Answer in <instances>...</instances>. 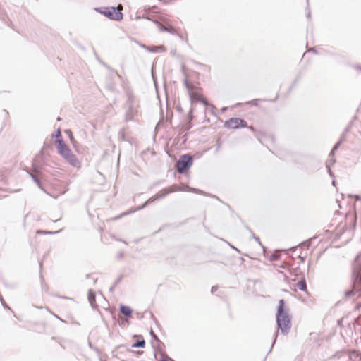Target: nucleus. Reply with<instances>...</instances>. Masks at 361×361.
Masks as SVG:
<instances>
[{"label":"nucleus","instance_id":"nucleus-1","mask_svg":"<svg viewBox=\"0 0 361 361\" xmlns=\"http://www.w3.org/2000/svg\"><path fill=\"white\" fill-rule=\"evenodd\" d=\"M276 322L278 331L281 330L283 335H287L290 332L291 329V317L289 314L288 310L286 307L285 301L283 299L279 302Z\"/></svg>","mask_w":361,"mask_h":361},{"label":"nucleus","instance_id":"nucleus-2","mask_svg":"<svg viewBox=\"0 0 361 361\" xmlns=\"http://www.w3.org/2000/svg\"><path fill=\"white\" fill-rule=\"evenodd\" d=\"M58 153L71 166L75 168L81 167V162L71 152L62 139L55 140Z\"/></svg>","mask_w":361,"mask_h":361},{"label":"nucleus","instance_id":"nucleus-3","mask_svg":"<svg viewBox=\"0 0 361 361\" xmlns=\"http://www.w3.org/2000/svg\"><path fill=\"white\" fill-rule=\"evenodd\" d=\"M95 11L110 20H120L123 18V13L121 12L122 6L117 7H99L95 8Z\"/></svg>","mask_w":361,"mask_h":361},{"label":"nucleus","instance_id":"nucleus-4","mask_svg":"<svg viewBox=\"0 0 361 361\" xmlns=\"http://www.w3.org/2000/svg\"><path fill=\"white\" fill-rule=\"evenodd\" d=\"M193 162L192 157L189 154L181 155L176 161V167L178 173H186L191 167Z\"/></svg>","mask_w":361,"mask_h":361},{"label":"nucleus","instance_id":"nucleus-5","mask_svg":"<svg viewBox=\"0 0 361 361\" xmlns=\"http://www.w3.org/2000/svg\"><path fill=\"white\" fill-rule=\"evenodd\" d=\"M137 105L135 104V97L133 95H128L127 101V110L125 114V121H133L134 118L137 115Z\"/></svg>","mask_w":361,"mask_h":361},{"label":"nucleus","instance_id":"nucleus-6","mask_svg":"<svg viewBox=\"0 0 361 361\" xmlns=\"http://www.w3.org/2000/svg\"><path fill=\"white\" fill-rule=\"evenodd\" d=\"M169 193H170V191H169L167 188H164V189L161 190V191H159L156 195L155 197H153L149 199L147 201H146L142 205L138 207L137 208H136L134 210L130 211L129 212H125V213L122 214L121 216H124V215H126L128 214H130V213L135 212L136 211H139L140 209H142L145 207H146L149 204L152 203L155 200H157V199H162V198L165 197Z\"/></svg>","mask_w":361,"mask_h":361},{"label":"nucleus","instance_id":"nucleus-7","mask_svg":"<svg viewBox=\"0 0 361 361\" xmlns=\"http://www.w3.org/2000/svg\"><path fill=\"white\" fill-rule=\"evenodd\" d=\"M224 127L226 128L238 129L240 128L247 127V122L240 118H231L224 123Z\"/></svg>","mask_w":361,"mask_h":361},{"label":"nucleus","instance_id":"nucleus-8","mask_svg":"<svg viewBox=\"0 0 361 361\" xmlns=\"http://www.w3.org/2000/svg\"><path fill=\"white\" fill-rule=\"evenodd\" d=\"M42 166L37 165V164H33L32 171H28V174L31 177V178L34 180V182L37 184V185L42 190H44L43 186L40 182L39 178L42 175Z\"/></svg>","mask_w":361,"mask_h":361},{"label":"nucleus","instance_id":"nucleus-9","mask_svg":"<svg viewBox=\"0 0 361 361\" xmlns=\"http://www.w3.org/2000/svg\"><path fill=\"white\" fill-rule=\"evenodd\" d=\"M120 311L126 318L130 317L133 312L130 307L124 305H120Z\"/></svg>","mask_w":361,"mask_h":361},{"label":"nucleus","instance_id":"nucleus-10","mask_svg":"<svg viewBox=\"0 0 361 361\" xmlns=\"http://www.w3.org/2000/svg\"><path fill=\"white\" fill-rule=\"evenodd\" d=\"M147 51L151 53L164 52L165 51V48L164 46H148Z\"/></svg>","mask_w":361,"mask_h":361},{"label":"nucleus","instance_id":"nucleus-11","mask_svg":"<svg viewBox=\"0 0 361 361\" xmlns=\"http://www.w3.org/2000/svg\"><path fill=\"white\" fill-rule=\"evenodd\" d=\"M87 298L90 305L94 307L96 302V295L92 289L89 290Z\"/></svg>","mask_w":361,"mask_h":361},{"label":"nucleus","instance_id":"nucleus-12","mask_svg":"<svg viewBox=\"0 0 361 361\" xmlns=\"http://www.w3.org/2000/svg\"><path fill=\"white\" fill-rule=\"evenodd\" d=\"M189 97L191 102V105H193L194 102H200L202 96L197 92H190Z\"/></svg>","mask_w":361,"mask_h":361},{"label":"nucleus","instance_id":"nucleus-13","mask_svg":"<svg viewBox=\"0 0 361 361\" xmlns=\"http://www.w3.org/2000/svg\"><path fill=\"white\" fill-rule=\"evenodd\" d=\"M297 287L298 288L299 290L302 291L307 290V283L305 278H302L297 283Z\"/></svg>","mask_w":361,"mask_h":361},{"label":"nucleus","instance_id":"nucleus-14","mask_svg":"<svg viewBox=\"0 0 361 361\" xmlns=\"http://www.w3.org/2000/svg\"><path fill=\"white\" fill-rule=\"evenodd\" d=\"M183 190L188 191L190 192H195V193H197V194H200V195H204L205 194V192H203L201 190H199V189H197V188H191V187H189V186H186L185 188H184Z\"/></svg>","mask_w":361,"mask_h":361},{"label":"nucleus","instance_id":"nucleus-15","mask_svg":"<svg viewBox=\"0 0 361 361\" xmlns=\"http://www.w3.org/2000/svg\"><path fill=\"white\" fill-rule=\"evenodd\" d=\"M359 293V295L358 296L360 297L361 295V290H355V288H353V290H347L345 292V296L346 298H350L353 295H355L356 294V293Z\"/></svg>","mask_w":361,"mask_h":361},{"label":"nucleus","instance_id":"nucleus-16","mask_svg":"<svg viewBox=\"0 0 361 361\" xmlns=\"http://www.w3.org/2000/svg\"><path fill=\"white\" fill-rule=\"evenodd\" d=\"M145 345V340H140V341H137L136 342H135L133 345H132V347L133 348H144Z\"/></svg>","mask_w":361,"mask_h":361},{"label":"nucleus","instance_id":"nucleus-17","mask_svg":"<svg viewBox=\"0 0 361 361\" xmlns=\"http://www.w3.org/2000/svg\"><path fill=\"white\" fill-rule=\"evenodd\" d=\"M341 141H338L337 143L335 144V145L333 147L331 152L329 153V157L334 156V152L336 150H337L341 145Z\"/></svg>","mask_w":361,"mask_h":361},{"label":"nucleus","instance_id":"nucleus-18","mask_svg":"<svg viewBox=\"0 0 361 361\" xmlns=\"http://www.w3.org/2000/svg\"><path fill=\"white\" fill-rule=\"evenodd\" d=\"M169 191H170V193L171 192H173L175 191H178V190H183V189H180L177 185L174 184L173 185H171L170 188H167Z\"/></svg>","mask_w":361,"mask_h":361},{"label":"nucleus","instance_id":"nucleus-19","mask_svg":"<svg viewBox=\"0 0 361 361\" xmlns=\"http://www.w3.org/2000/svg\"><path fill=\"white\" fill-rule=\"evenodd\" d=\"M0 301H1V303L2 305V306L5 308V309H7V310H9L10 311H11L12 312H13V311L11 310V308L6 303L5 300H4L3 297L1 295H0Z\"/></svg>","mask_w":361,"mask_h":361},{"label":"nucleus","instance_id":"nucleus-20","mask_svg":"<svg viewBox=\"0 0 361 361\" xmlns=\"http://www.w3.org/2000/svg\"><path fill=\"white\" fill-rule=\"evenodd\" d=\"M280 258V253L275 252L274 254H272L270 257L271 261H276L279 259Z\"/></svg>","mask_w":361,"mask_h":361},{"label":"nucleus","instance_id":"nucleus-21","mask_svg":"<svg viewBox=\"0 0 361 361\" xmlns=\"http://www.w3.org/2000/svg\"><path fill=\"white\" fill-rule=\"evenodd\" d=\"M98 61H99L100 63H102L103 66H104L106 68L109 69L113 73H114L118 77H121L120 75L117 73V71L111 69L108 65L104 63L101 59H98Z\"/></svg>","mask_w":361,"mask_h":361},{"label":"nucleus","instance_id":"nucleus-22","mask_svg":"<svg viewBox=\"0 0 361 361\" xmlns=\"http://www.w3.org/2000/svg\"><path fill=\"white\" fill-rule=\"evenodd\" d=\"M184 84H185V87H186V88L188 89V93H189L190 92H192L191 90H192V89L194 87H193V86H192V85L188 82V80H186V79H185V80H184Z\"/></svg>","mask_w":361,"mask_h":361},{"label":"nucleus","instance_id":"nucleus-23","mask_svg":"<svg viewBox=\"0 0 361 361\" xmlns=\"http://www.w3.org/2000/svg\"><path fill=\"white\" fill-rule=\"evenodd\" d=\"M52 137L56 138V140L58 139H61V133L60 129L59 128L55 134H52Z\"/></svg>","mask_w":361,"mask_h":361},{"label":"nucleus","instance_id":"nucleus-24","mask_svg":"<svg viewBox=\"0 0 361 361\" xmlns=\"http://www.w3.org/2000/svg\"><path fill=\"white\" fill-rule=\"evenodd\" d=\"M119 137L122 141H126L124 129L120 130Z\"/></svg>","mask_w":361,"mask_h":361},{"label":"nucleus","instance_id":"nucleus-25","mask_svg":"<svg viewBox=\"0 0 361 361\" xmlns=\"http://www.w3.org/2000/svg\"><path fill=\"white\" fill-rule=\"evenodd\" d=\"M60 231V230L57 231H38L37 233H42L45 234H55L59 233Z\"/></svg>","mask_w":361,"mask_h":361},{"label":"nucleus","instance_id":"nucleus-26","mask_svg":"<svg viewBox=\"0 0 361 361\" xmlns=\"http://www.w3.org/2000/svg\"><path fill=\"white\" fill-rule=\"evenodd\" d=\"M159 28L162 31H166L168 32H172L173 30V28L166 29L164 25L159 24Z\"/></svg>","mask_w":361,"mask_h":361},{"label":"nucleus","instance_id":"nucleus-27","mask_svg":"<svg viewBox=\"0 0 361 361\" xmlns=\"http://www.w3.org/2000/svg\"><path fill=\"white\" fill-rule=\"evenodd\" d=\"M260 99H252L251 101H249L247 102H246V104H251L254 106H257L258 105V102Z\"/></svg>","mask_w":361,"mask_h":361},{"label":"nucleus","instance_id":"nucleus-28","mask_svg":"<svg viewBox=\"0 0 361 361\" xmlns=\"http://www.w3.org/2000/svg\"><path fill=\"white\" fill-rule=\"evenodd\" d=\"M65 133L68 135L70 140H73V133L71 130L68 129L65 130Z\"/></svg>","mask_w":361,"mask_h":361},{"label":"nucleus","instance_id":"nucleus-29","mask_svg":"<svg viewBox=\"0 0 361 361\" xmlns=\"http://www.w3.org/2000/svg\"><path fill=\"white\" fill-rule=\"evenodd\" d=\"M326 168H327V171H328V173H329V176H330L331 177H334V173H332V171H331V169H330L329 164L326 163Z\"/></svg>","mask_w":361,"mask_h":361},{"label":"nucleus","instance_id":"nucleus-30","mask_svg":"<svg viewBox=\"0 0 361 361\" xmlns=\"http://www.w3.org/2000/svg\"><path fill=\"white\" fill-rule=\"evenodd\" d=\"M150 335L154 339L156 340L157 342H160V341L159 340V338H157V336H156V334L153 332V331L152 330L150 331Z\"/></svg>","mask_w":361,"mask_h":361},{"label":"nucleus","instance_id":"nucleus-31","mask_svg":"<svg viewBox=\"0 0 361 361\" xmlns=\"http://www.w3.org/2000/svg\"><path fill=\"white\" fill-rule=\"evenodd\" d=\"M278 335H279V332H278V331H276V333H275V334H274V341H273V343H272V345H271V349H269V351H271V348L274 346V343H275V342H276V338H277Z\"/></svg>","mask_w":361,"mask_h":361},{"label":"nucleus","instance_id":"nucleus-32","mask_svg":"<svg viewBox=\"0 0 361 361\" xmlns=\"http://www.w3.org/2000/svg\"><path fill=\"white\" fill-rule=\"evenodd\" d=\"M200 102H202L204 105H205L207 106H208L209 105V102L207 99H204L202 97V99L200 100Z\"/></svg>","mask_w":361,"mask_h":361},{"label":"nucleus","instance_id":"nucleus-33","mask_svg":"<svg viewBox=\"0 0 361 361\" xmlns=\"http://www.w3.org/2000/svg\"><path fill=\"white\" fill-rule=\"evenodd\" d=\"M300 245H301V247H306L307 248H308V247H309V246H310V242H308V241H305V242L302 243L300 244Z\"/></svg>","mask_w":361,"mask_h":361},{"label":"nucleus","instance_id":"nucleus-34","mask_svg":"<svg viewBox=\"0 0 361 361\" xmlns=\"http://www.w3.org/2000/svg\"><path fill=\"white\" fill-rule=\"evenodd\" d=\"M159 361H174L173 359L169 357V356L166 355L164 358L160 360Z\"/></svg>","mask_w":361,"mask_h":361},{"label":"nucleus","instance_id":"nucleus-35","mask_svg":"<svg viewBox=\"0 0 361 361\" xmlns=\"http://www.w3.org/2000/svg\"><path fill=\"white\" fill-rule=\"evenodd\" d=\"M215 146H216V152H219L221 148V142L218 140Z\"/></svg>","mask_w":361,"mask_h":361},{"label":"nucleus","instance_id":"nucleus-36","mask_svg":"<svg viewBox=\"0 0 361 361\" xmlns=\"http://www.w3.org/2000/svg\"><path fill=\"white\" fill-rule=\"evenodd\" d=\"M330 161L331 162V164H334L336 162V159H334V156L331 157H329V159H328L326 163L329 164V162H330Z\"/></svg>","mask_w":361,"mask_h":361},{"label":"nucleus","instance_id":"nucleus-37","mask_svg":"<svg viewBox=\"0 0 361 361\" xmlns=\"http://www.w3.org/2000/svg\"><path fill=\"white\" fill-rule=\"evenodd\" d=\"M253 239H255V241H256V242H257V243L260 246H262V247H263V249H264V247L262 246V243H261V242H260V240H259V238L258 237H257V236H254V238H253Z\"/></svg>","mask_w":361,"mask_h":361},{"label":"nucleus","instance_id":"nucleus-38","mask_svg":"<svg viewBox=\"0 0 361 361\" xmlns=\"http://www.w3.org/2000/svg\"><path fill=\"white\" fill-rule=\"evenodd\" d=\"M245 228H246V230H247V231H249V233L251 234V237H252V238H254V236H255V235L254 233L252 231V230H251L248 226H245Z\"/></svg>","mask_w":361,"mask_h":361},{"label":"nucleus","instance_id":"nucleus-39","mask_svg":"<svg viewBox=\"0 0 361 361\" xmlns=\"http://www.w3.org/2000/svg\"><path fill=\"white\" fill-rule=\"evenodd\" d=\"M218 289V286H213L211 288V293H214L215 291H216Z\"/></svg>","mask_w":361,"mask_h":361},{"label":"nucleus","instance_id":"nucleus-40","mask_svg":"<svg viewBox=\"0 0 361 361\" xmlns=\"http://www.w3.org/2000/svg\"><path fill=\"white\" fill-rule=\"evenodd\" d=\"M137 44H139L142 48H143V49H146V50H147V47H148V46H147V45H145V44H142V43H140V42H137Z\"/></svg>","mask_w":361,"mask_h":361},{"label":"nucleus","instance_id":"nucleus-41","mask_svg":"<svg viewBox=\"0 0 361 361\" xmlns=\"http://www.w3.org/2000/svg\"><path fill=\"white\" fill-rule=\"evenodd\" d=\"M351 197H354L356 201L361 200V197H360L359 195H352Z\"/></svg>","mask_w":361,"mask_h":361},{"label":"nucleus","instance_id":"nucleus-42","mask_svg":"<svg viewBox=\"0 0 361 361\" xmlns=\"http://www.w3.org/2000/svg\"><path fill=\"white\" fill-rule=\"evenodd\" d=\"M188 116H189L190 120L191 121L192 119V118H193L192 117V109H190V111L189 112Z\"/></svg>","mask_w":361,"mask_h":361},{"label":"nucleus","instance_id":"nucleus-43","mask_svg":"<svg viewBox=\"0 0 361 361\" xmlns=\"http://www.w3.org/2000/svg\"><path fill=\"white\" fill-rule=\"evenodd\" d=\"M74 147H76V140L73 137V140H70Z\"/></svg>","mask_w":361,"mask_h":361},{"label":"nucleus","instance_id":"nucleus-44","mask_svg":"<svg viewBox=\"0 0 361 361\" xmlns=\"http://www.w3.org/2000/svg\"><path fill=\"white\" fill-rule=\"evenodd\" d=\"M176 110L179 112H182L183 111V109L181 108V106L180 105H177L176 106Z\"/></svg>","mask_w":361,"mask_h":361},{"label":"nucleus","instance_id":"nucleus-45","mask_svg":"<svg viewBox=\"0 0 361 361\" xmlns=\"http://www.w3.org/2000/svg\"><path fill=\"white\" fill-rule=\"evenodd\" d=\"M310 51L314 53H317L315 48H312Z\"/></svg>","mask_w":361,"mask_h":361},{"label":"nucleus","instance_id":"nucleus-46","mask_svg":"<svg viewBox=\"0 0 361 361\" xmlns=\"http://www.w3.org/2000/svg\"><path fill=\"white\" fill-rule=\"evenodd\" d=\"M86 279H90L91 277V274H88L85 276Z\"/></svg>","mask_w":361,"mask_h":361},{"label":"nucleus","instance_id":"nucleus-47","mask_svg":"<svg viewBox=\"0 0 361 361\" xmlns=\"http://www.w3.org/2000/svg\"><path fill=\"white\" fill-rule=\"evenodd\" d=\"M299 257H300V259L302 262L305 260V257H301V256H300Z\"/></svg>","mask_w":361,"mask_h":361},{"label":"nucleus","instance_id":"nucleus-48","mask_svg":"<svg viewBox=\"0 0 361 361\" xmlns=\"http://www.w3.org/2000/svg\"><path fill=\"white\" fill-rule=\"evenodd\" d=\"M97 279H93V283H94V284L97 283Z\"/></svg>","mask_w":361,"mask_h":361},{"label":"nucleus","instance_id":"nucleus-49","mask_svg":"<svg viewBox=\"0 0 361 361\" xmlns=\"http://www.w3.org/2000/svg\"><path fill=\"white\" fill-rule=\"evenodd\" d=\"M36 308L37 309H42V307H39V306H35Z\"/></svg>","mask_w":361,"mask_h":361},{"label":"nucleus","instance_id":"nucleus-50","mask_svg":"<svg viewBox=\"0 0 361 361\" xmlns=\"http://www.w3.org/2000/svg\"><path fill=\"white\" fill-rule=\"evenodd\" d=\"M226 110V107H224V108L222 109V111H225Z\"/></svg>","mask_w":361,"mask_h":361},{"label":"nucleus","instance_id":"nucleus-51","mask_svg":"<svg viewBox=\"0 0 361 361\" xmlns=\"http://www.w3.org/2000/svg\"><path fill=\"white\" fill-rule=\"evenodd\" d=\"M307 17H310V12L309 11L307 14Z\"/></svg>","mask_w":361,"mask_h":361},{"label":"nucleus","instance_id":"nucleus-52","mask_svg":"<svg viewBox=\"0 0 361 361\" xmlns=\"http://www.w3.org/2000/svg\"><path fill=\"white\" fill-rule=\"evenodd\" d=\"M240 105H241V104H240V103H238V104H236V106H240Z\"/></svg>","mask_w":361,"mask_h":361},{"label":"nucleus","instance_id":"nucleus-53","mask_svg":"<svg viewBox=\"0 0 361 361\" xmlns=\"http://www.w3.org/2000/svg\"><path fill=\"white\" fill-rule=\"evenodd\" d=\"M332 184H333L334 185H335V184H336V181H335V180H333Z\"/></svg>","mask_w":361,"mask_h":361},{"label":"nucleus","instance_id":"nucleus-54","mask_svg":"<svg viewBox=\"0 0 361 361\" xmlns=\"http://www.w3.org/2000/svg\"><path fill=\"white\" fill-rule=\"evenodd\" d=\"M232 248H233V249L236 250L237 251H238V250L236 249L235 247H234V246H232Z\"/></svg>","mask_w":361,"mask_h":361},{"label":"nucleus","instance_id":"nucleus-55","mask_svg":"<svg viewBox=\"0 0 361 361\" xmlns=\"http://www.w3.org/2000/svg\"><path fill=\"white\" fill-rule=\"evenodd\" d=\"M191 128V126L189 125L188 127V129H190Z\"/></svg>","mask_w":361,"mask_h":361},{"label":"nucleus","instance_id":"nucleus-56","mask_svg":"<svg viewBox=\"0 0 361 361\" xmlns=\"http://www.w3.org/2000/svg\"><path fill=\"white\" fill-rule=\"evenodd\" d=\"M250 129L254 130L252 126L249 127Z\"/></svg>","mask_w":361,"mask_h":361},{"label":"nucleus","instance_id":"nucleus-57","mask_svg":"<svg viewBox=\"0 0 361 361\" xmlns=\"http://www.w3.org/2000/svg\"><path fill=\"white\" fill-rule=\"evenodd\" d=\"M59 219H60V218H59V219H56V220H54V222H56V221H58V220H59Z\"/></svg>","mask_w":361,"mask_h":361},{"label":"nucleus","instance_id":"nucleus-58","mask_svg":"<svg viewBox=\"0 0 361 361\" xmlns=\"http://www.w3.org/2000/svg\"><path fill=\"white\" fill-rule=\"evenodd\" d=\"M122 242L126 244L127 243L125 240H122Z\"/></svg>","mask_w":361,"mask_h":361},{"label":"nucleus","instance_id":"nucleus-59","mask_svg":"<svg viewBox=\"0 0 361 361\" xmlns=\"http://www.w3.org/2000/svg\"><path fill=\"white\" fill-rule=\"evenodd\" d=\"M360 69H361V67H360Z\"/></svg>","mask_w":361,"mask_h":361}]
</instances>
